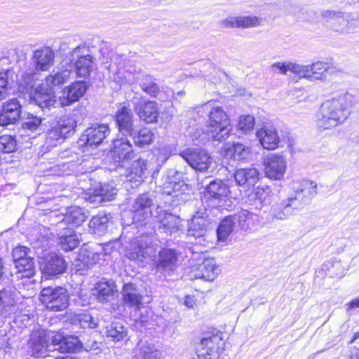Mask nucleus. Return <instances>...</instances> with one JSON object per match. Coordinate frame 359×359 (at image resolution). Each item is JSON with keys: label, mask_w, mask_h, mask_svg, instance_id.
Returning a JSON list of instances; mask_svg holds the SVG:
<instances>
[{"label": "nucleus", "mask_w": 359, "mask_h": 359, "mask_svg": "<svg viewBox=\"0 0 359 359\" xmlns=\"http://www.w3.org/2000/svg\"><path fill=\"white\" fill-rule=\"evenodd\" d=\"M42 273L47 276H54L64 273L66 263L64 259L54 252L43 255L39 261Z\"/></svg>", "instance_id": "obj_9"}, {"label": "nucleus", "mask_w": 359, "mask_h": 359, "mask_svg": "<svg viewBox=\"0 0 359 359\" xmlns=\"http://www.w3.org/2000/svg\"><path fill=\"white\" fill-rule=\"evenodd\" d=\"M66 135L60 130L56 125L50 128L46 134V148L53 147L60 144Z\"/></svg>", "instance_id": "obj_44"}, {"label": "nucleus", "mask_w": 359, "mask_h": 359, "mask_svg": "<svg viewBox=\"0 0 359 359\" xmlns=\"http://www.w3.org/2000/svg\"><path fill=\"white\" fill-rule=\"evenodd\" d=\"M32 355L36 358L47 356V352L50 351V345L48 344L47 334L45 330H39L31 335L29 341Z\"/></svg>", "instance_id": "obj_20"}, {"label": "nucleus", "mask_w": 359, "mask_h": 359, "mask_svg": "<svg viewBox=\"0 0 359 359\" xmlns=\"http://www.w3.org/2000/svg\"><path fill=\"white\" fill-rule=\"evenodd\" d=\"M183 174L174 169L167 171L163 185L164 192L173 197H178L187 190L188 187L182 179Z\"/></svg>", "instance_id": "obj_12"}, {"label": "nucleus", "mask_w": 359, "mask_h": 359, "mask_svg": "<svg viewBox=\"0 0 359 359\" xmlns=\"http://www.w3.org/2000/svg\"><path fill=\"white\" fill-rule=\"evenodd\" d=\"M356 99L346 90L332 95L320 105L316 115V125L320 131L331 130L343 124L351 114Z\"/></svg>", "instance_id": "obj_1"}, {"label": "nucleus", "mask_w": 359, "mask_h": 359, "mask_svg": "<svg viewBox=\"0 0 359 359\" xmlns=\"http://www.w3.org/2000/svg\"><path fill=\"white\" fill-rule=\"evenodd\" d=\"M137 359H160L161 353L148 341H140L137 346Z\"/></svg>", "instance_id": "obj_37"}, {"label": "nucleus", "mask_w": 359, "mask_h": 359, "mask_svg": "<svg viewBox=\"0 0 359 359\" xmlns=\"http://www.w3.org/2000/svg\"><path fill=\"white\" fill-rule=\"evenodd\" d=\"M116 195V189L112 184H101L100 187L94 191L88 197L90 203L95 205L100 204L104 201H109L114 198Z\"/></svg>", "instance_id": "obj_30"}, {"label": "nucleus", "mask_w": 359, "mask_h": 359, "mask_svg": "<svg viewBox=\"0 0 359 359\" xmlns=\"http://www.w3.org/2000/svg\"><path fill=\"white\" fill-rule=\"evenodd\" d=\"M229 192V187L223 181L215 180L205 187L203 197L206 200L211 198L222 200L228 196Z\"/></svg>", "instance_id": "obj_28"}, {"label": "nucleus", "mask_w": 359, "mask_h": 359, "mask_svg": "<svg viewBox=\"0 0 359 359\" xmlns=\"http://www.w3.org/2000/svg\"><path fill=\"white\" fill-rule=\"evenodd\" d=\"M123 301L125 305L133 308L135 313L142 305V296L132 283L125 284L122 290Z\"/></svg>", "instance_id": "obj_29"}, {"label": "nucleus", "mask_w": 359, "mask_h": 359, "mask_svg": "<svg viewBox=\"0 0 359 359\" xmlns=\"http://www.w3.org/2000/svg\"><path fill=\"white\" fill-rule=\"evenodd\" d=\"M66 88L71 92L72 97H74L76 101L83 96L87 89L86 84L83 81L74 82Z\"/></svg>", "instance_id": "obj_56"}, {"label": "nucleus", "mask_w": 359, "mask_h": 359, "mask_svg": "<svg viewBox=\"0 0 359 359\" xmlns=\"http://www.w3.org/2000/svg\"><path fill=\"white\" fill-rule=\"evenodd\" d=\"M97 299L101 302H108L117 292L116 286L113 280H102L96 284Z\"/></svg>", "instance_id": "obj_34"}, {"label": "nucleus", "mask_w": 359, "mask_h": 359, "mask_svg": "<svg viewBox=\"0 0 359 359\" xmlns=\"http://www.w3.org/2000/svg\"><path fill=\"white\" fill-rule=\"evenodd\" d=\"M255 123L254 116L251 115H244L239 118L238 123V130L243 133H248L252 131Z\"/></svg>", "instance_id": "obj_54"}, {"label": "nucleus", "mask_w": 359, "mask_h": 359, "mask_svg": "<svg viewBox=\"0 0 359 359\" xmlns=\"http://www.w3.org/2000/svg\"><path fill=\"white\" fill-rule=\"evenodd\" d=\"M16 302L13 295L8 291H0V317H8L14 313Z\"/></svg>", "instance_id": "obj_36"}, {"label": "nucleus", "mask_w": 359, "mask_h": 359, "mask_svg": "<svg viewBox=\"0 0 359 359\" xmlns=\"http://www.w3.org/2000/svg\"><path fill=\"white\" fill-rule=\"evenodd\" d=\"M271 70L276 73L286 74L289 72V62H277L271 66Z\"/></svg>", "instance_id": "obj_64"}, {"label": "nucleus", "mask_w": 359, "mask_h": 359, "mask_svg": "<svg viewBox=\"0 0 359 359\" xmlns=\"http://www.w3.org/2000/svg\"><path fill=\"white\" fill-rule=\"evenodd\" d=\"M19 79H20V74H16L13 69L0 72V100L6 99L11 94L15 83H16L18 91L22 93L19 90L18 83Z\"/></svg>", "instance_id": "obj_22"}, {"label": "nucleus", "mask_w": 359, "mask_h": 359, "mask_svg": "<svg viewBox=\"0 0 359 359\" xmlns=\"http://www.w3.org/2000/svg\"><path fill=\"white\" fill-rule=\"evenodd\" d=\"M255 217L256 215L248 210L241 211L238 214V222L241 228L244 230L248 229Z\"/></svg>", "instance_id": "obj_57"}, {"label": "nucleus", "mask_w": 359, "mask_h": 359, "mask_svg": "<svg viewBox=\"0 0 359 359\" xmlns=\"http://www.w3.org/2000/svg\"><path fill=\"white\" fill-rule=\"evenodd\" d=\"M180 155L194 170L205 172L212 163L209 153L201 149L189 148L180 152Z\"/></svg>", "instance_id": "obj_6"}, {"label": "nucleus", "mask_w": 359, "mask_h": 359, "mask_svg": "<svg viewBox=\"0 0 359 359\" xmlns=\"http://www.w3.org/2000/svg\"><path fill=\"white\" fill-rule=\"evenodd\" d=\"M76 126L75 119L69 116H65L60 118L56 126L60 128V130L67 135L72 131Z\"/></svg>", "instance_id": "obj_53"}, {"label": "nucleus", "mask_w": 359, "mask_h": 359, "mask_svg": "<svg viewBox=\"0 0 359 359\" xmlns=\"http://www.w3.org/2000/svg\"><path fill=\"white\" fill-rule=\"evenodd\" d=\"M224 348L225 342L222 334L217 332L201 339L197 351L198 357L199 359H222Z\"/></svg>", "instance_id": "obj_5"}, {"label": "nucleus", "mask_w": 359, "mask_h": 359, "mask_svg": "<svg viewBox=\"0 0 359 359\" xmlns=\"http://www.w3.org/2000/svg\"><path fill=\"white\" fill-rule=\"evenodd\" d=\"M209 224L208 220L204 217L194 216L189 224L188 236L198 238L206 236Z\"/></svg>", "instance_id": "obj_32"}, {"label": "nucleus", "mask_w": 359, "mask_h": 359, "mask_svg": "<svg viewBox=\"0 0 359 359\" xmlns=\"http://www.w3.org/2000/svg\"><path fill=\"white\" fill-rule=\"evenodd\" d=\"M33 99L34 102L42 109L49 108L56 103L55 96L49 93H41L35 91Z\"/></svg>", "instance_id": "obj_48"}, {"label": "nucleus", "mask_w": 359, "mask_h": 359, "mask_svg": "<svg viewBox=\"0 0 359 359\" xmlns=\"http://www.w3.org/2000/svg\"><path fill=\"white\" fill-rule=\"evenodd\" d=\"M237 22L238 29H249L259 27L262 20L256 15H241L238 16Z\"/></svg>", "instance_id": "obj_50"}, {"label": "nucleus", "mask_w": 359, "mask_h": 359, "mask_svg": "<svg viewBox=\"0 0 359 359\" xmlns=\"http://www.w3.org/2000/svg\"><path fill=\"white\" fill-rule=\"evenodd\" d=\"M291 189L295 194L292 197L297 199L301 208L318 194V184L309 180H294Z\"/></svg>", "instance_id": "obj_7"}, {"label": "nucleus", "mask_w": 359, "mask_h": 359, "mask_svg": "<svg viewBox=\"0 0 359 359\" xmlns=\"http://www.w3.org/2000/svg\"><path fill=\"white\" fill-rule=\"evenodd\" d=\"M201 108L204 111L208 112L205 130L208 135L215 141L228 138L231 131V121L223 109L214 105L211 102L205 104Z\"/></svg>", "instance_id": "obj_3"}, {"label": "nucleus", "mask_w": 359, "mask_h": 359, "mask_svg": "<svg viewBox=\"0 0 359 359\" xmlns=\"http://www.w3.org/2000/svg\"><path fill=\"white\" fill-rule=\"evenodd\" d=\"M301 209L297 199L290 196L275 203L271 208L272 219L284 220L291 217L295 210Z\"/></svg>", "instance_id": "obj_17"}, {"label": "nucleus", "mask_w": 359, "mask_h": 359, "mask_svg": "<svg viewBox=\"0 0 359 359\" xmlns=\"http://www.w3.org/2000/svg\"><path fill=\"white\" fill-rule=\"evenodd\" d=\"M115 117L118 130L123 134L132 135L134 128L132 110L126 105H121L116 111Z\"/></svg>", "instance_id": "obj_24"}, {"label": "nucleus", "mask_w": 359, "mask_h": 359, "mask_svg": "<svg viewBox=\"0 0 359 359\" xmlns=\"http://www.w3.org/2000/svg\"><path fill=\"white\" fill-rule=\"evenodd\" d=\"M235 222L232 217H227L219 224L217 229L218 241L224 243L227 241L233 231Z\"/></svg>", "instance_id": "obj_41"}, {"label": "nucleus", "mask_w": 359, "mask_h": 359, "mask_svg": "<svg viewBox=\"0 0 359 359\" xmlns=\"http://www.w3.org/2000/svg\"><path fill=\"white\" fill-rule=\"evenodd\" d=\"M18 278H31L35 273V266L32 257L22 259L15 264Z\"/></svg>", "instance_id": "obj_40"}, {"label": "nucleus", "mask_w": 359, "mask_h": 359, "mask_svg": "<svg viewBox=\"0 0 359 359\" xmlns=\"http://www.w3.org/2000/svg\"><path fill=\"white\" fill-rule=\"evenodd\" d=\"M110 129L107 124H94L87 128L81 140H86L89 146H98L109 135Z\"/></svg>", "instance_id": "obj_19"}, {"label": "nucleus", "mask_w": 359, "mask_h": 359, "mask_svg": "<svg viewBox=\"0 0 359 359\" xmlns=\"http://www.w3.org/2000/svg\"><path fill=\"white\" fill-rule=\"evenodd\" d=\"M42 120L41 118L36 116L29 115L22 123V127L34 132L41 126Z\"/></svg>", "instance_id": "obj_59"}, {"label": "nucleus", "mask_w": 359, "mask_h": 359, "mask_svg": "<svg viewBox=\"0 0 359 359\" xmlns=\"http://www.w3.org/2000/svg\"><path fill=\"white\" fill-rule=\"evenodd\" d=\"M309 72L308 80L314 81L317 80L323 81L327 77V73L330 69V65L323 61H317L311 65H308Z\"/></svg>", "instance_id": "obj_33"}, {"label": "nucleus", "mask_w": 359, "mask_h": 359, "mask_svg": "<svg viewBox=\"0 0 359 359\" xmlns=\"http://www.w3.org/2000/svg\"><path fill=\"white\" fill-rule=\"evenodd\" d=\"M271 193V189L268 185H259L248 195L246 203L252 208L260 210L266 205Z\"/></svg>", "instance_id": "obj_23"}, {"label": "nucleus", "mask_w": 359, "mask_h": 359, "mask_svg": "<svg viewBox=\"0 0 359 359\" xmlns=\"http://www.w3.org/2000/svg\"><path fill=\"white\" fill-rule=\"evenodd\" d=\"M100 255L101 254L98 252H95L83 247L79 255V261L87 268H89L98 262Z\"/></svg>", "instance_id": "obj_45"}, {"label": "nucleus", "mask_w": 359, "mask_h": 359, "mask_svg": "<svg viewBox=\"0 0 359 359\" xmlns=\"http://www.w3.org/2000/svg\"><path fill=\"white\" fill-rule=\"evenodd\" d=\"M149 239L147 236L135 238L126 247V256L130 260L142 262L149 255L147 247Z\"/></svg>", "instance_id": "obj_18"}, {"label": "nucleus", "mask_w": 359, "mask_h": 359, "mask_svg": "<svg viewBox=\"0 0 359 359\" xmlns=\"http://www.w3.org/2000/svg\"><path fill=\"white\" fill-rule=\"evenodd\" d=\"M348 25V15H345V13L342 11L340 14L334 19V22L330 27L332 31L339 32L340 34H348V29L347 28Z\"/></svg>", "instance_id": "obj_51"}, {"label": "nucleus", "mask_w": 359, "mask_h": 359, "mask_svg": "<svg viewBox=\"0 0 359 359\" xmlns=\"http://www.w3.org/2000/svg\"><path fill=\"white\" fill-rule=\"evenodd\" d=\"M178 255L175 250L163 248L159 252L156 260V269L161 272H170L177 266Z\"/></svg>", "instance_id": "obj_21"}, {"label": "nucleus", "mask_w": 359, "mask_h": 359, "mask_svg": "<svg viewBox=\"0 0 359 359\" xmlns=\"http://www.w3.org/2000/svg\"><path fill=\"white\" fill-rule=\"evenodd\" d=\"M84 48L78 46L71 53L70 62H74V68L77 76L87 78L93 69L94 61L90 55H83Z\"/></svg>", "instance_id": "obj_10"}, {"label": "nucleus", "mask_w": 359, "mask_h": 359, "mask_svg": "<svg viewBox=\"0 0 359 359\" xmlns=\"http://www.w3.org/2000/svg\"><path fill=\"white\" fill-rule=\"evenodd\" d=\"M234 179L238 186L253 185L259 180V172L255 168H245L237 169L234 174Z\"/></svg>", "instance_id": "obj_31"}, {"label": "nucleus", "mask_w": 359, "mask_h": 359, "mask_svg": "<svg viewBox=\"0 0 359 359\" xmlns=\"http://www.w3.org/2000/svg\"><path fill=\"white\" fill-rule=\"evenodd\" d=\"M257 137L264 149H275L278 147L280 138L273 126H264L257 132Z\"/></svg>", "instance_id": "obj_26"}, {"label": "nucleus", "mask_w": 359, "mask_h": 359, "mask_svg": "<svg viewBox=\"0 0 359 359\" xmlns=\"http://www.w3.org/2000/svg\"><path fill=\"white\" fill-rule=\"evenodd\" d=\"M142 90L151 97H156L159 88L154 81L149 76H145L140 83Z\"/></svg>", "instance_id": "obj_52"}, {"label": "nucleus", "mask_w": 359, "mask_h": 359, "mask_svg": "<svg viewBox=\"0 0 359 359\" xmlns=\"http://www.w3.org/2000/svg\"><path fill=\"white\" fill-rule=\"evenodd\" d=\"M111 153L113 158L117 162L131 159L135 156L132 144L126 137H121L114 141Z\"/></svg>", "instance_id": "obj_25"}, {"label": "nucleus", "mask_w": 359, "mask_h": 359, "mask_svg": "<svg viewBox=\"0 0 359 359\" xmlns=\"http://www.w3.org/2000/svg\"><path fill=\"white\" fill-rule=\"evenodd\" d=\"M86 215L79 207H70L64 216V221L73 226H80L86 220Z\"/></svg>", "instance_id": "obj_39"}, {"label": "nucleus", "mask_w": 359, "mask_h": 359, "mask_svg": "<svg viewBox=\"0 0 359 359\" xmlns=\"http://www.w3.org/2000/svg\"><path fill=\"white\" fill-rule=\"evenodd\" d=\"M70 70L65 69L53 75H48L46 79V85L53 88L67 81L70 76Z\"/></svg>", "instance_id": "obj_49"}, {"label": "nucleus", "mask_w": 359, "mask_h": 359, "mask_svg": "<svg viewBox=\"0 0 359 359\" xmlns=\"http://www.w3.org/2000/svg\"><path fill=\"white\" fill-rule=\"evenodd\" d=\"M221 154L227 158L246 159L250 154V149L240 143L228 142L221 148Z\"/></svg>", "instance_id": "obj_27"}, {"label": "nucleus", "mask_w": 359, "mask_h": 359, "mask_svg": "<svg viewBox=\"0 0 359 359\" xmlns=\"http://www.w3.org/2000/svg\"><path fill=\"white\" fill-rule=\"evenodd\" d=\"M29 249L25 246H18L13 249L12 256L14 264L25 259L30 258Z\"/></svg>", "instance_id": "obj_60"}, {"label": "nucleus", "mask_w": 359, "mask_h": 359, "mask_svg": "<svg viewBox=\"0 0 359 359\" xmlns=\"http://www.w3.org/2000/svg\"><path fill=\"white\" fill-rule=\"evenodd\" d=\"M191 272L193 273L191 278H202L205 280L212 281L219 274L220 269L215 259L208 258L204 259L198 266H193Z\"/></svg>", "instance_id": "obj_15"}, {"label": "nucleus", "mask_w": 359, "mask_h": 359, "mask_svg": "<svg viewBox=\"0 0 359 359\" xmlns=\"http://www.w3.org/2000/svg\"><path fill=\"white\" fill-rule=\"evenodd\" d=\"M131 135L135 144L140 147L150 144L154 138L153 133L148 128H142L137 133H132Z\"/></svg>", "instance_id": "obj_43"}, {"label": "nucleus", "mask_w": 359, "mask_h": 359, "mask_svg": "<svg viewBox=\"0 0 359 359\" xmlns=\"http://www.w3.org/2000/svg\"><path fill=\"white\" fill-rule=\"evenodd\" d=\"M155 214L161 231L172 234L180 229L181 220L179 217L167 212L160 206L156 208Z\"/></svg>", "instance_id": "obj_13"}, {"label": "nucleus", "mask_w": 359, "mask_h": 359, "mask_svg": "<svg viewBox=\"0 0 359 359\" xmlns=\"http://www.w3.org/2000/svg\"><path fill=\"white\" fill-rule=\"evenodd\" d=\"M40 300L47 309L61 311L68 306L69 294L62 287H47L41 290Z\"/></svg>", "instance_id": "obj_4"}, {"label": "nucleus", "mask_w": 359, "mask_h": 359, "mask_svg": "<svg viewBox=\"0 0 359 359\" xmlns=\"http://www.w3.org/2000/svg\"><path fill=\"white\" fill-rule=\"evenodd\" d=\"M128 330L120 322H113L106 327V335L114 342L128 339Z\"/></svg>", "instance_id": "obj_35"}, {"label": "nucleus", "mask_w": 359, "mask_h": 359, "mask_svg": "<svg viewBox=\"0 0 359 359\" xmlns=\"http://www.w3.org/2000/svg\"><path fill=\"white\" fill-rule=\"evenodd\" d=\"M81 344L79 339L74 336H66L62 344L57 348L61 353L76 352L81 350Z\"/></svg>", "instance_id": "obj_47"}, {"label": "nucleus", "mask_w": 359, "mask_h": 359, "mask_svg": "<svg viewBox=\"0 0 359 359\" xmlns=\"http://www.w3.org/2000/svg\"><path fill=\"white\" fill-rule=\"evenodd\" d=\"M133 108L139 118L146 123L157 121L158 109L156 102L146 101L141 98L133 102Z\"/></svg>", "instance_id": "obj_14"}, {"label": "nucleus", "mask_w": 359, "mask_h": 359, "mask_svg": "<svg viewBox=\"0 0 359 359\" xmlns=\"http://www.w3.org/2000/svg\"><path fill=\"white\" fill-rule=\"evenodd\" d=\"M147 170V161L143 158H139L134 161L131 165V175L137 182H142L143 177L146 175Z\"/></svg>", "instance_id": "obj_46"}, {"label": "nucleus", "mask_w": 359, "mask_h": 359, "mask_svg": "<svg viewBox=\"0 0 359 359\" xmlns=\"http://www.w3.org/2000/svg\"><path fill=\"white\" fill-rule=\"evenodd\" d=\"M21 113L22 106L17 99L13 98L4 102L0 111V126L15 123Z\"/></svg>", "instance_id": "obj_16"}, {"label": "nucleus", "mask_w": 359, "mask_h": 359, "mask_svg": "<svg viewBox=\"0 0 359 359\" xmlns=\"http://www.w3.org/2000/svg\"><path fill=\"white\" fill-rule=\"evenodd\" d=\"M265 175L274 180H280L283 178L286 170V161L283 156L275 154H270L263 159Z\"/></svg>", "instance_id": "obj_8"}, {"label": "nucleus", "mask_w": 359, "mask_h": 359, "mask_svg": "<svg viewBox=\"0 0 359 359\" xmlns=\"http://www.w3.org/2000/svg\"><path fill=\"white\" fill-rule=\"evenodd\" d=\"M54 53L49 48L36 50L32 57L33 65H30L20 74V79L18 80L19 90L28 93L32 97V91L34 85L35 76L38 71H47L53 65Z\"/></svg>", "instance_id": "obj_2"}, {"label": "nucleus", "mask_w": 359, "mask_h": 359, "mask_svg": "<svg viewBox=\"0 0 359 359\" xmlns=\"http://www.w3.org/2000/svg\"><path fill=\"white\" fill-rule=\"evenodd\" d=\"M16 149V141L11 135L0 137V153H11Z\"/></svg>", "instance_id": "obj_55"}, {"label": "nucleus", "mask_w": 359, "mask_h": 359, "mask_svg": "<svg viewBox=\"0 0 359 359\" xmlns=\"http://www.w3.org/2000/svg\"><path fill=\"white\" fill-rule=\"evenodd\" d=\"M77 320L80 326L84 329L94 328L97 326V323L94 322L93 317L87 313L79 314Z\"/></svg>", "instance_id": "obj_61"}, {"label": "nucleus", "mask_w": 359, "mask_h": 359, "mask_svg": "<svg viewBox=\"0 0 359 359\" xmlns=\"http://www.w3.org/2000/svg\"><path fill=\"white\" fill-rule=\"evenodd\" d=\"M58 102L61 107L70 106L74 102H77L74 97H72L71 92L65 87L60 93L58 97Z\"/></svg>", "instance_id": "obj_62"}, {"label": "nucleus", "mask_w": 359, "mask_h": 359, "mask_svg": "<svg viewBox=\"0 0 359 359\" xmlns=\"http://www.w3.org/2000/svg\"><path fill=\"white\" fill-rule=\"evenodd\" d=\"M151 205L152 199L148 194L140 195L131 208L133 222L141 225L145 224L151 216Z\"/></svg>", "instance_id": "obj_11"}, {"label": "nucleus", "mask_w": 359, "mask_h": 359, "mask_svg": "<svg viewBox=\"0 0 359 359\" xmlns=\"http://www.w3.org/2000/svg\"><path fill=\"white\" fill-rule=\"evenodd\" d=\"M341 11L336 10H325L321 13L322 19L330 27L334 19L340 14Z\"/></svg>", "instance_id": "obj_63"}, {"label": "nucleus", "mask_w": 359, "mask_h": 359, "mask_svg": "<svg viewBox=\"0 0 359 359\" xmlns=\"http://www.w3.org/2000/svg\"><path fill=\"white\" fill-rule=\"evenodd\" d=\"M58 240L60 248L65 251L73 250L79 243L77 235L72 229H66L63 233H61Z\"/></svg>", "instance_id": "obj_38"}, {"label": "nucleus", "mask_w": 359, "mask_h": 359, "mask_svg": "<svg viewBox=\"0 0 359 359\" xmlns=\"http://www.w3.org/2000/svg\"><path fill=\"white\" fill-rule=\"evenodd\" d=\"M289 72L297 75L300 78H304L308 79L309 67L307 65H303L297 64L293 62H289Z\"/></svg>", "instance_id": "obj_58"}, {"label": "nucleus", "mask_w": 359, "mask_h": 359, "mask_svg": "<svg viewBox=\"0 0 359 359\" xmlns=\"http://www.w3.org/2000/svg\"><path fill=\"white\" fill-rule=\"evenodd\" d=\"M108 218L105 215L94 216L89 222L91 231L98 236L103 235L107 230Z\"/></svg>", "instance_id": "obj_42"}]
</instances>
